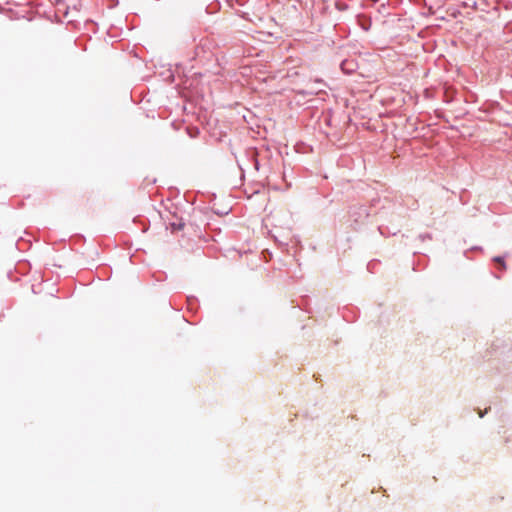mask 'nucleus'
Instances as JSON below:
<instances>
[{"mask_svg": "<svg viewBox=\"0 0 512 512\" xmlns=\"http://www.w3.org/2000/svg\"><path fill=\"white\" fill-rule=\"evenodd\" d=\"M494 261L497 262L498 264H500L502 269H506L505 262L501 257H495Z\"/></svg>", "mask_w": 512, "mask_h": 512, "instance_id": "1", "label": "nucleus"}]
</instances>
